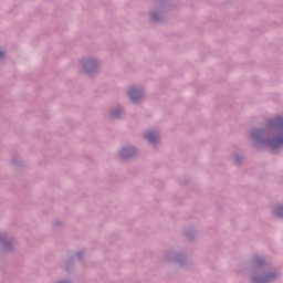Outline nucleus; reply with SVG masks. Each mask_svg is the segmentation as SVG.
I'll return each instance as SVG.
<instances>
[{"label": "nucleus", "instance_id": "f257e3e1", "mask_svg": "<svg viewBox=\"0 0 283 283\" xmlns=\"http://www.w3.org/2000/svg\"><path fill=\"white\" fill-rule=\"evenodd\" d=\"M143 96V91L138 90V88H133L130 91V98L136 102L139 101L140 97Z\"/></svg>", "mask_w": 283, "mask_h": 283}, {"label": "nucleus", "instance_id": "f03ea898", "mask_svg": "<svg viewBox=\"0 0 283 283\" xmlns=\"http://www.w3.org/2000/svg\"><path fill=\"white\" fill-rule=\"evenodd\" d=\"M146 138L149 140V143H156V140H158V135L156 133L148 132L146 134Z\"/></svg>", "mask_w": 283, "mask_h": 283}, {"label": "nucleus", "instance_id": "7ed1b4c3", "mask_svg": "<svg viewBox=\"0 0 283 283\" xmlns=\"http://www.w3.org/2000/svg\"><path fill=\"white\" fill-rule=\"evenodd\" d=\"M274 127H283V117H276L275 118Z\"/></svg>", "mask_w": 283, "mask_h": 283}, {"label": "nucleus", "instance_id": "20e7f679", "mask_svg": "<svg viewBox=\"0 0 283 283\" xmlns=\"http://www.w3.org/2000/svg\"><path fill=\"white\" fill-rule=\"evenodd\" d=\"M275 213L279 216V218H282L283 208H276Z\"/></svg>", "mask_w": 283, "mask_h": 283}, {"label": "nucleus", "instance_id": "39448f33", "mask_svg": "<svg viewBox=\"0 0 283 283\" xmlns=\"http://www.w3.org/2000/svg\"><path fill=\"white\" fill-rule=\"evenodd\" d=\"M90 67H94V62L92 61L87 62V64L85 65V70L90 71Z\"/></svg>", "mask_w": 283, "mask_h": 283}, {"label": "nucleus", "instance_id": "423d86ee", "mask_svg": "<svg viewBox=\"0 0 283 283\" xmlns=\"http://www.w3.org/2000/svg\"><path fill=\"white\" fill-rule=\"evenodd\" d=\"M3 56V52L0 51V57Z\"/></svg>", "mask_w": 283, "mask_h": 283}, {"label": "nucleus", "instance_id": "0eeeda50", "mask_svg": "<svg viewBox=\"0 0 283 283\" xmlns=\"http://www.w3.org/2000/svg\"><path fill=\"white\" fill-rule=\"evenodd\" d=\"M122 156L125 157V151L122 153Z\"/></svg>", "mask_w": 283, "mask_h": 283}]
</instances>
